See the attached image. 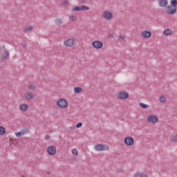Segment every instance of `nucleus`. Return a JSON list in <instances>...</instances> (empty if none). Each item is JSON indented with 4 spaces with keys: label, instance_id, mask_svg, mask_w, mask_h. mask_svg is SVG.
Wrapping results in <instances>:
<instances>
[{
    "label": "nucleus",
    "instance_id": "obj_20",
    "mask_svg": "<svg viewBox=\"0 0 177 177\" xmlns=\"http://www.w3.org/2000/svg\"><path fill=\"white\" fill-rule=\"evenodd\" d=\"M72 12H81V6H73Z\"/></svg>",
    "mask_w": 177,
    "mask_h": 177
},
{
    "label": "nucleus",
    "instance_id": "obj_13",
    "mask_svg": "<svg viewBox=\"0 0 177 177\" xmlns=\"http://www.w3.org/2000/svg\"><path fill=\"white\" fill-rule=\"evenodd\" d=\"M158 5L160 8H167L168 6V0H158Z\"/></svg>",
    "mask_w": 177,
    "mask_h": 177
},
{
    "label": "nucleus",
    "instance_id": "obj_32",
    "mask_svg": "<svg viewBox=\"0 0 177 177\" xmlns=\"http://www.w3.org/2000/svg\"><path fill=\"white\" fill-rule=\"evenodd\" d=\"M70 129H71V131H74V129H77V127L75 125L71 126Z\"/></svg>",
    "mask_w": 177,
    "mask_h": 177
},
{
    "label": "nucleus",
    "instance_id": "obj_29",
    "mask_svg": "<svg viewBox=\"0 0 177 177\" xmlns=\"http://www.w3.org/2000/svg\"><path fill=\"white\" fill-rule=\"evenodd\" d=\"M28 89H30V91H32V89H35L36 86L35 84H29L28 86Z\"/></svg>",
    "mask_w": 177,
    "mask_h": 177
},
{
    "label": "nucleus",
    "instance_id": "obj_21",
    "mask_svg": "<svg viewBox=\"0 0 177 177\" xmlns=\"http://www.w3.org/2000/svg\"><path fill=\"white\" fill-rule=\"evenodd\" d=\"M32 30H34V28L31 26H28L24 28L25 32H30V31H32Z\"/></svg>",
    "mask_w": 177,
    "mask_h": 177
},
{
    "label": "nucleus",
    "instance_id": "obj_5",
    "mask_svg": "<svg viewBox=\"0 0 177 177\" xmlns=\"http://www.w3.org/2000/svg\"><path fill=\"white\" fill-rule=\"evenodd\" d=\"M94 149L95 151H108L110 150V147L105 144H95Z\"/></svg>",
    "mask_w": 177,
    "mask_h": 177
},
{
    "label": "nucleus",
    "instance_id": "obj_16",
    "mask_svg": "<svg viewBox=\"0 0 177 177\" xmlns=\"http://www.w3.org/2000/svg\"><path fill=\"white\" fill-rule=\"evenodd\" d=\"M133 177H149L145 172H137L133 175Z\"/></svg>",
    "mask_w": 177,
    "mask_h": 177
},
{
    "label": "nucleus",
    "instance_id": "obj_14",
    "mask_svg": "<svg viewBox=\"0 0 177 177\" xmlns=\"http://www.w3.org/2000/svg\"><path fill=\"white\" fill-rule=\"evenodd\" d=\"M172 34H174V30H172V29L167 28L163 31L165 37H170Z\"/></svg>",
    "mask_w": 177,
    "mask_h": 177
},
{
    "label": "nucleus",
    "instance_id": "obj_26",
    "mask_svg": "<svg viewBox=\"0 0 177 177\" xmlns=\"http://www.w3.org/2000/svg\"><path fill=\"white\" fill-rule=\"evenodd\" d=\"M140 106L142 107V109H149V107H150V105L144 103H140Z\"/></svg>",
    "mask_w": 177,
    "mask_h": 177
},
{
    "label": "nucleus",
    "instance_id": "obj_10",
    "mask_svg": "<svg viewBox=\"0 0 177 177\" xmlns=\"http://www.w3.org/2000/svg\"><path fill=\"white\" fill-rule=\"evenodd\" d=\"M47 153L48 156H55L56 153H57V149H56V147L53 145H50L47 148Z\"/></svg>",
    "mask_w": 177,
    "mask_h": 177
},
{
    "label": "nucleus",
    "instance_id": "obj_15",
    "mask_svg": "<svg viewBox=\"0 0 177 177\" xmlns=\"http://www.w3.org/2000/svg\"><path fill=\"white\" fill-rule=\"evenodd\" d=\"M24 97L26 100H32L34 99V95H32V93L27 92L25 93Z\"/></svg>",
    "mask_w": 177,
    "mask_h": 177
},
{
    "label": "nucleus",
    "instance_id": "obj_22",
    "mask_svg": "<svg viewBox=\"0 0 177 177\" xmlns=\"http://www.w3.org/2000/svg\"><path fill=\"white\" fill-rule=\"evenodd\" d=\"M86 10H89V7L87 6H80V12H85Z\"/></svg>",
    "mask_w": 177,
    "mask_h": 177
},
{
    "label": "nucleus",
    "instance_id": "obj_4",
    "mask_svg": "<svg viewBox=\"0 0 177 177\" xmlns=\"http://www.w3.org/2000/svg\"><path fill=\"white\" fill-rule=\"evenodd\" d=\"M102 17L104 20H106V21H111L114 19V14L109 10H105L102 13Z\"/></svg>",
    "mask_w": 177,
    "mask_h": 177
},
{
    "label": "nucleus",
    "instance_id": "obj_33",
    "mask_svg": "<svg viewBox=\"0 0 177 177\" xmlns=\"http://www.w3.org/2000/svg\"><path fill=\"white\" fill-rule=\"evenodd\" d=\"M50 138V136H46L45 140H48Z\"/></svg>",
    "mask_w": 177,
    "mask_h": 177
},
{
    "label": "nucleus",
    "instance_id": "obj_8",
    "mask_svg": "<svg viewBox=\"0 0 177 177\" xmlns=\"http://www.w3.org/2000/svg\"><path fill=\"white\" fill-rule=\"evenodd\" d=\"M91 46H93L94 49H97V50L102 49V48H103V41L100 40L93 41L91 43Z\"/></svg>",
    "mask_w": 177,
    "mask_h": 177
},
{
    "label": "nucleus",
    "instance_id": "obj_2",
    "mask_svg": "<svg viewBox=\"0 0 177 177\" xmlns=\"http://www.w3.org/2000/svg\"><path fill=\"white\" fill-rule=\"evenodd\" d=\"M77 44H78V39L75 38H70L64 41V46H65V48H73V46H75Z\"/></svg>",
    "mask_w": 177,
    "mask_h": 177
},
{
    "label": "nucleus",
    "instance_id": "obj_25",
    "mask_svg": "<svg viewBox=\"0 0 177 177\" xmlns=\"http://www.w3.org/2000/svg\"><path fill=\"white\" fill-rule=\"evenodd\" d=\"M159 100H160V102H161L162 103H164L165 102H166L167 98L165 97V95H161V96L159 97Z\"/></svg>",
    "mask_w": 177,
    "mask_h": 177
},
{
    "label": "nucleus",
    "instance_id": "obj_23",
    "mask_svg": "<svg viewBox=\"0 0 177 177\" xmlns=\"http://www.w3.org/2000/svg\"><path fill=\"white\" fill-rule=\"evenodd\" d=\"M71 153L75 157L78 156V150L75 148L72 149Z\"/></svg>",
    "mask_w": 177,
    "mask_h": 177
},
{
    "label": "nucleus",
    "instance_id": "obj_11",
    "mask_svg": "<svg viewBox=\"0 0 177 177\" xmlns=\"http://www.w3.org/2000/svg\"><path fill=\"white\" fill-rule=\"evenodd\" d=\"M19 110L21 113H27L30 110V106L26 103H21L19 105Z\"/></svg>",
    "mask_w": 177,
    "mask_h": 177
},
{
    "label": "nucleus",
    "instance_id": "obj_19",
    "mask_svg": "<svg viewBox=\"0 0 177 177\" xmlns=\"http://www.w3.org/2000/svg\"><path fill=\"white\" fill-rule=\"evenodd\" d=\"M73 92L74 93H81L84 92V88H82V87H75L73 89Z\"/></svg>",
    "mask_w": 177,
    "mask_h": 177
},
{
    "label": "nucleus",
    "instance_id": "obj_34",
    "mask_svg": "<svg viewBox=\"0 0 177 177\" xmlns=\"http://www.w3.org/2000/svg\"><path fill=\"white\" fill-rule=\"evenodd\" d=\"M20 177H26V176H24V175H21Z\"/></svg>",
    "mask_w": 177,
    "mask_h": 177
},
{
    "label": "nucleus",
    "instance_id": "obj_9",
    "mask_svg": "<svg viewBox=\"0 0 177 177\" xmlns=\"http://www.w3.org/2000/svg\"><path fill=\"white\" fill-rule=\"evenodd\" d=\"M129 97V93L125 91H119L117 94V98L120 99V100H126Z\"/></svg>",
    "mask_w": 177,
    "mask_h": 177
},
{
    "label": "nucleus",
    "instance_id": "obj_17",
    "mask_svg": "<svg viewBox=\"0 0 177 177\" xmlns=\"http://www.w3.org/2000/svg\"><path fill=\"white\" fill-rule=\"evenodd\" d=\"M1 57L2 60H6V59H8V57H9V53L4 50L3 51V54L1 56Z\"/></svg>",
    "mask_w": 177,
    "mask_h": 177
},
{
    "label": "nucleus",
    "instance_id": "obj_6",
    "mask_svg": "<svg viewBox=\"0 0 177 177\" xmlns=\"http://www.w3.org/2000/svg\"><path fill=\"white\" fill-rule=\"evenodd\" d=\"M158 116L154 114H150L147 117V122L149 124H152V125H156V124H158Z\"/></svg>",
    "mask_w": 177,
    "mask_h": 177
},
{
    "label": "nucleus",
    "instance_id": "obj_3",
    "mask_svg": "<svg viewBox=\"0 0 177 177\" xmlns=\"http://www.w3.org/2000/svg\"><path fill=\"white\" fill-rule=\"evenodd\" d=\"M56 105L59 109H62V110H66V109L68 108V101L65 98H59L56 102Z\"/></svg>",
    "mask_w": 177,
    "mask_h": 177
},
{
    "label": "nucleus",
    "instance_id": "obj_31",
    "mask_svg": "<svg viewBox=\"0 0 177 177\" xmlns=\"http://www.w3.org/2000/svg\"><path fill=\"white\" fill-rule=\"evenodd\" d=\"M119 39H120L121 41H124V39H125V35L119 36Z\"/></svg>",
    "mask_w": 177,
    "mask_h": 177
},
{
    "label": "nucleus",
    "instance_id": "obj_28",
    "mask_svg": "<svg viewBox=\"0 0 177 177\" xmlns=\"http://www.w3.org/2000/svg\"><path fill=\"white\" fill-rule=\"evenodd\" d=\"M171 142H177V134L172 136L170 138Z\"/></svg>",
    "mask_w": 177,
    "mask_h": 177
},
{
    "label": "nucleus",
    "instance_id": "obj_30",
    "mask_svg": "<svg viewBox=\"0 0 177 177\" xmlns=\"http://www.w3.org/2000/svg\"><path fill=\"white\" fill-rule=\"evenodd\" d=\"M82 127V122H79L76 124V128H81Z\"/></svg>",
    "mask_w": 177,
    "mask_h": 177
},
{
    "label": "nucleus",
    "instance_id": "obj_7",
    "mask_svg": "<svg viewBox=\"0 0 177 177\" xmlns=\"http://www.w3.org/2000/svg\"><path fill=\"white\" fill-rule=\"evenodd\" d=\"M124 143L126 146H133L135 145V139L131 136H127L124 139Z\"/></svg>",
    "mask_w": 177,
    "mask_h": 177
},
{
    "label": "nucleus",
    "instance_id": "obj_18",
    "mask_svg": "<svg viewBox=\"0 0 177 177\" xmlns=\"http://www.w3.org/2000/svg\"><path fill=\"white\" fill-rule=\"evenodd\" d=\"M6 135V128L3 126H0V136H4Z\"/></svg>",
    "mask_w": 177,
    "mask_h": 177
},
{
    "label": "nucleus",
    "instance_id": "obj_27",
    "mask_svg": "<svg viewBox=\"0 0 177 177\" xmlns=\"http://www.w3.org/2000/svg\"><path fill=\"white\" fill-rule=\"evenodd\" d=\"M23 135H24V131L16 132L15 133V136L17 138H20L21 136H23Z\"/></svg>",
    "mask_w": 177,
    "mask_h": 177
},
{
    "label": "nucleus",
    "instance_id": "obj_1",
    "mask_svg": "<svg viewBox=\"0 0 177 177\" xmlns=\"http://www.w3.org/2000/svg\"><path fill=\"white\" fill-rule=\"evenodd\" d=\"M177 10V0H171L170 6L165 8V12L167 15H175Z\"/></svg>",
    "mask_w": 177,
    "mask_h": 177
},
{
    "label": "nucleus",
    "instance_id": "obj_12",
    "mask_svg": "<svg viewBox=\"0 0 177 177\" xmlns=\"http://www.w3.org/2000/svg\"><path fill=\"white\" fill-rule=\"evenodd\" d=\"M141 37L142 38H145V39H147L151 37V31L149 30H145L141 32Z\"/></svg>",
    "mask_w": 177,
    "mask_h": 177
},
{
    "label": "nucleus",
    "instance_id": "obj_24",
    "mask_svg": "<svg viewBox=\"0 0 177 177\" xmlns=\"http://www.w3.org/2000/svg\"><path fill=\"white\" fill-rule=\"evenodd\" d=\"M77 16L74 15H71L69 16V20L70 21H77Z\"/></svg>",
    "mask_w": 177,
    "mask_h": 177
}]
</instances>
